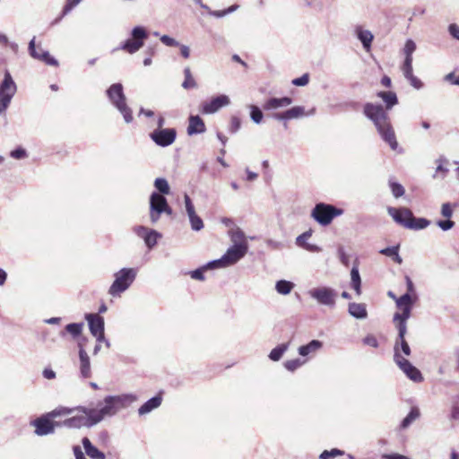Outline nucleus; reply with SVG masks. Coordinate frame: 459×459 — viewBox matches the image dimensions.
<instances>
[{
	"label": "nucleus",
	"mask_w": 459,
	"mask_h": 459,
	"mask_svg": "<svg viewBox=\"0 0 459 459\" xmlns=\"http://www.w3.org/2000/svg\"><path fill=\"white\" fill-rule=\"evenodd\" d=\"M132 39H126L121 44L119 49L125 50L129 54L137 52L144 44L148 38V33L144 27L135 26L131 31Z\"/></svg>",
	"instance_id": "nucleus-9"
},
{
	"label": "nucleus",
	"mask_w": 459,
	"mask_h": 459,
	"mask_svg": "<svg viewBox=\"0 0 459 459\" xmlns=\"http://www.w3.org/2000/svg\"><path fill=\"white\" fill-rule=\"evenodd\" d=\"M107 95L111 104L121 113L126 123L133 122L132 109L126 104L123 85L119 82L113 83L108 90Z\"/></svg>",
	"instance_id": "nucleus-2"
},
{
	"label": "nucleus",
	"mask_w": 459,
	"mask_h": 459,
	"mask_svg": "<svg viewBox=\"0 0 459 459\" xmlns=\"http://www.w3.org/2000/svg\"><path fill=\"white\" fill-rule=\"evenodd\" d=\"M363 342L366 345L377 348L378 346V342L377 338L373 335H368L363 339Z\"/></svg>",
	"instance_id": "nucleus-61"
},
{
	"label": "nucleus",
	"mask_w": 459,
	"mask_h": 459,
	"mask_svg": "<svg viewBox=\"0 0 459 459\" xmlns=\"http://www.w3.org/2000/svg\"><path fill=\"white\" fill-rule=\"evenodd\" d=\"M416 50V44L412 39H407L403 48L404 55H412Z\"/></svg>",
	"instance_id": "nucleus-57"
},
{
	"label": "nucleus",
	"mask_w": 459,
	"mask_h": 459,
	"mask_svg": "<svg viewBox=\"0 0 459 459\" xmlns=\"http://www.w3.org/2000/svg\"><path fill=\"white\" fill-rule=\"evenodd\" d=\"M85 319L88 322L89 329L92 335L104 332V319L99 314H86Z\"/></svg>",
	"instance_id": "nucleus-21"
},
{
	"label": "nucleus",
	"mask_w": 459,
	"mask_h": 459,
	"mask_svg": "<svg viewBox=\"0 0 459 459\" xmlns=\"http://www.w3.org/2000/svg\"><path fill=\"white\" fill-rule=\"evenodd\" d=\"M456 204L444 203L441 206V215L446 219H450L453 216V207H455Z\"/></svg>",
	"instance_id": "nucleus-51"
},
{
	"label": "nucleus",
	"mask_w": 459,
	"mask_h": 459,
	"mask_svg": "<svg viewBox=\"0 0 459 459\" xmlns=\"http://www.w3.org/2000/svg\"><path fill=\"white\" fill-rule=\"evenodd\" d=\"M10 156L16 160H22L27 157V152L22 147H18L10 152Z\"/></svg>",
	"instance_id": "nucleus-53"
},
{
	"label": "nucleus",
	"mask_w": 459,
	"mask_h": 459,
	"mask_svg": "<svg viewBox=\"0 0 459 459\" xmlns=\"http://www.w3.org/2000/svg\"><path fill=\"white\" fill-rule=\"evenodd\" d=\"M420 410L416 407L411 408L408 415L402 420L401 428L407 429L413 421L420 418Z\"/></svg>",
	"instance_id": "nucleus-37"
},
{
	"label": "nucleus",
	"mask_w": 459,
	"mask_h": 459,
	"mask_svg": "<svg viewBox=\"0 0 459 459\" xmlns=\"http://www.w3.org/2000/svg\"><path fill=\"white\" fill-rule=\"evenodd\" d=\"M349 313L351 316L357 319H365L368 316L366 305L363 303H350Z\"/></svg>",
	"instance_id": "nucleus-29"
},
{
	"label": "nucleus",
	"mask_w": 459,
	"mask_h": 459,
	"mask_svg": "<svg viewBox=\"0 0 459 459\" xmlns=\"http://www.w3.org/2000/svg\"><path fill=\"white\" fill-rule=\"evenodd\" d=\"M86 455L91 459H105V455L94 446L88 437L82 440Z\"/></svg>",
	"instance_id": "nucleus-28"
},
{
	"label": "nucleus",
	"mask_w": 459,
	"mask_h": 459,
	"mask_svg": "<svg viewBox=\"0 0 459 459\" xmlns=\"http://www.w3.org/2000/svg\"><path fill=\"white\" fill-rule=\"evenodd\" d=\"M408 290L409 291L399 298H396L392 291H388V296L395 300L396 307L401 311V313L397 312L394 314V321L398 322L397 324L403 323L404 325H407L406 321L411 316L412 306L418 299L417 295L412 291L414 289Z\"/></svg>",
	"instance_id": "nucleus-3"
},
{
	"label": "nucleus",
	"mask_w": 459,
	"mask_h": 459,
	"mask_svg": "<svg viewBox=\"0 0 459 459\" xmlns=\"http://www.w3.org/2000/svg\"><path fill=\"white\" fill-rule=\"evenodd\" d=\"M292 99L290 97H281V98H269L267 99L264 104L263 108L266 111L274 110L281 108H285L292 104Z\"/></svg>",
	"instance_id": "nucleus-22"
},
{
	"label": "nucleus",
	"mask_w": 459,
	"mask_h": 459,
	"mask_svg": "<svg viewBox=\"0 0 459 459\" xmlns=\"http://www.w3.org/2000/svg\"><path fill=\"white\" fill-rule=\"evenodd\" d=\"M29 52L30 55L35 58L41 60L45 64L52 66H57L58 61L50 56L49 52L47 50L39 49L37 50L35 47V37L29 43Z\"/></svg>",
	"instance_id": "nucleus-15"
},
{
	"label": "nucleus",
	"mask_w": 459,
	"mask_h": 459,
	"mask_svg": "<svg viewBox=\"0 0 459 459\" xmlns=\"http://www.w3.org/2000/svg\"><path fill=\"white\" fill-rule=\"evenodd\" d=\"M316 112V108H313L309 111L306 112L305 108L302 106H295L287 110H285V115H287L288 120L297 119L302 117H309L314 115Z\"/></svg>",
	"instance_id": "nucleus-27"
},
{
	"label": "nucleus",
	"mask_w": 459,
	"mask_h": 459,
	"mask_svg": "<svg viewBox=\"0 0 459 459\" xmlns=\"http://www.w3.org/2000/svg\"><path fill=\"white\" fill-rule=\"evenodd\" d=\"M79 346V370L82 378H90L91 377V368L90 357L82 343Z\"/></svg>",
	"instance_id": "nucleus-20"
},
{
	"label": "nucleus",
	"mask_w": 459,
	"mask_h": 459,
	"mask_svg": "<svg viewBox=\"0 0 459 459\" xmlns=\"http://www.w3.org/2000/svg\"><path fill=\"white\" fill-rule=\"evenodd\" d=\"M74 411V408L58 407V408H56L55 410L48 412V414L53 420L56 417L69 415V414L73 413Z\"/></svg>",
	"instance_id": "nucleus-44"
},
{
	"label": "nucleus",
	"mask_w": 459,
	"mask_h": 459,
	"mask_svg": "<svg viewBox=\"0 0 459 459\" xmlns=\"http://www.w3.org/2000/svg\"><path fill=\"white\" fill-rule=\"evenodd\" d=\"M444 79L451 84L459 85V75L455 76L454 72L447 74Z\"/></svg>",
	"instance_id": "nucleus-62"
},
{
	"label": "nucleus",
	"mask_w": 459,
	"mask_h": 459,
	"mask_svg": "<svg viewBox=\"0 0 459 459\" xmlns=\"http://www.w3.org/2000/svg\"><path fill=\"white\" fill-rule=\"evenodd\" d=\"M397 329H398V337L396 339L394 346L398 345L400 354L402 351L405 356H410L411 355V348L405 340L407 325H404L403 323L397 324Z\"/></svg>",
	"instance_id": "nucleus-23"
},
{
	"label": "nucleus",
	"mask_w": 459,
	"mask_h": 459,
	"mask_svg": "<svg viewBox=\"0 0 459 459\" xmlns=\"http://www.w3.org/2000/svg\"><path fill=\"white\" fill-rule=\"evenodd\" d=\"M31 425L35 427V434L40 437L53 434L55 428L60 427L59 422L52 421V418L48 413L35 419Z\"/></svg>",
	"instance_id": "nucleus-12"
},
{
	"label": "nucleus",
	"mask_w": 459,
	"mask_h": 459,
	"mask_svg": "<svg viewBox=\"0 0 459 459\" xmlns=\"http://www.w3.org/2000/svg\"><path fill=\"white\" fill-rule=\"evenodd\" d=\"M230 99L227 95H219L210 100L204 101L200 106L203 114H213L222 107L229 105Z\"/></svg>",
	"instance_id": "nucleus-14"
},
{
	"label": "nucleus",
	"mask_w": 459,
	"mask_h": 459,
	"mask_svg": "<svg viewBox=\"0 0 459 459\" xmlns=\"http://www.w3.org/2000/svg\"><path fill=\"white\" fill-rule=\"evenodd\" d=\"M387 212L397 224L408 229L409 218L411 216V211L409 208L388 207Z\"/></svg>",
	"instance_id": "nucleus-17"
},
{
	"label": "nucleus",
	"mask_w": 459,
	"mask_h": 459,
	"mask_svg": "<svg viewBox=\"0 0 459 459\" xmlns=\"http://www.w3.org/2000/svg\"><path fill=\"white\" fill-rule=\"evenodd\" d=\"M436 163L437 164V166L436 168L435 174L433 175V178L444 179L449 171V169L446 166H444V164H447L448 160L446 158L441 156L437 160H436Z\"/></svg>",
	"instance_id": "nucleus-33"
},
{
	"label": "nucleus",
	"mask_w": 459,
	"mask_h": 459,
	"mask_svg": "<svg viewBox=\"0 0 459 459\" xmlns=\"http://www.w3.org/2000/svg\"><path fill=\"white\" fill-rule=\"evenodd\" d=\"M305 363V360H301L300 359H294L286 360L284 362V367L289 371H294L297 368H300Z\"/></svg>",
	"instance_id": "nucleus-48"
},
{
	"label": "nucleus",
	"mask_w": 459,
	"mask_h": 459,
	"mask_svg": "<svg viewBox=\"0 0 459 459\" xmlns=\"http://www.w3.org/2000/svg\"><path fill=\"white\" fill-rule=\"evenodd\" d=\"M82 328L83 323H72L65 326V331L74 338H76L82 333Z\"/></svg>",
	"instance_id": "nucleus-43"
},
{
	"label": "nucleus",
	"mask_w": 459,
	"mask_h": 459,
	"mask_svg": "<svg viewBox=\"0 0 459 459\" xmlns=\"http://www.w3.org/2000/svg\"><path fill=\"white\" fill-rule=\"evenodd\" d=\"M74 409V411H76L80 412V414H76L65 420L62 422H59L60 427H65L68 429H81L82 427L91 428L94 426L93 421L91 420V413H88V407L79 406Z\"/></svg>",
	"instance_id": "nucleus-8"
},
{
	"label": "nucleus",
	"mask_w": 459,
	"mask_h": 459,
	"mask_svg": "<svg viewBox=\"0 0 459 459\" xmlns=\"http://www.w3.org/2000/svg\"><path fill=\"white\" fill-rule=\"evenodd\" d=\"M154 186L158 190V193L164 195L169 194V185L167 179L163 178H158L154 181Z\"/></svg>",
	"instance_id": "nucleus-41"
},
{
	"label": "nucleus",
	"mask_w": 459,
	"mask_h": 459,
	"mask_svg": "<svg viewBox=\"0 0 459 459\" xmlns=\"http://www.w3.org/2000/svg\"><path fill=\"white\" fill-rule=\"evenodd\" d=\"M430 224V221L425 218H416L411 212V216L409 218L408 229L413 230H420L426 229Z\"/></svg>",
	"instance_id": "nucleus-32"
},
{
	"label": "nucleus",
	"mask_w": 459,
	"mask_h": 459,
	"mask_svg": "<svg viewBox=\"0 0 459 459\" xmlns=\"http://www.w3.org/2000/svg\"><path fill=\"white\" fill-rule=\"evenodd\" d=\"M351 287H361V279L357 261L355 262L351 271Z\"/></svg>",
	"instance_id": "nucleus-42"
},
{
	"label": "nucleus",
	"mask_w": 459,
	"mask_h": 459,
	"mask_svg": "<svg viewBox=\"0 0 459 459\" xmlns=\"http://www.w3.org/2000/svg\"><path fill=\"white\" fill-rule=\"evenodd\" d=\"M322 347V342L317 340H313L306 345H302L299 348V354L305 357L310 353L316 352Z\"/></svg>",
	"instance_id": "nucleus-35"
},
{
	"label": "nucleus",
	"mask_w": 459,
	"mask_h": 459,
	"mask_svg": "<svg viewBox=\"0 0 459 459\" xmlns=\"http://www.w3.org/2000/svg\"><path fill=\"white\" fill-rule=\"evenodd\" d=\"M150 137L157 145L167 147L175 142L177 131L174 128L155 129L150 134Z\"/></svg>",
	"instance_id": "nucleus-13"
},
{
	"label": "nucleus",
	"mask_w": 459,
	"mask_h": 459,
	"mask_svg": "<svg viewBox=\"0 0 459 459\" xmlns=\"http://www.w3.org/2000/svg\"><path fill=\"white\" fill-rule=\"evenodd\" d=\"M230 238L233 242V245H236V243H247V241L245 240V235L240 229L231 230Z\"/></svg>",
	"instance_id": "nucleus-46"
},
{
	"label": "nucleus",
	"mask_w": 459,
	"mask_h": 459,
	"mask_svg": "<svg viewBox=\"0 0 459 459\" xmlns=\"http://www.w3.org/2000/svg\"><path fill=\"white\" fill-rule=\"evenodd\" d=\"M309 82V74H304L300 77L292 80L291 83L295 86H306Z\"/></svg>",
	"instance_id": "nucleus-55"
},
{
	"label": "nucleus",
	"mask_w": 459,
	"mask_h": 459,
	"mask_svg": "<svg viewBox=\"0 0 459 459\" xmlns=\"http://www.w3.org/2000/svg\"><path fill=\"white\" fill-rule=\"evenodd\" d=\"M377 96L383 100L385 109L389 110L398 103L396 93L394 91H378Z\"/></svg>",
	"instance_id": "nucleus-31"
},
{
	"label": "nucleus",
	"mask_w": 459,
	"mask_h": 459,
	"mask_svg": "<svg viewBox=\"0 0 459 459\" xmlns=\"http://www.w3.org/2000/svg\"><path fill=\"white\" fill-rule=\"evenodd\" d=\"M133 230L138 237L144 239L150 229L144 226H135Z\"/></svg>",
	"instance_id": "nucleus-60"
},
{
	"label": "nucleus",
	"mask_w": 459,
	"mask_h": 459,
	"mask_svg": "<svg viewBox=\"0 0 459 459\" xmlns=\"http://www.w3.org/2000/svg\"><path fill=\"white\" fill-rule=\"evenodd\" d=\"M160 238H161V234L155 230H150L143 240L147 247L152 249L157 245Z\"/></svg>",
	"instance_id": "nucleus-39"
},
{
	"label": "nucleus",
	"mask_w": 459,
	"mask_h": 459,
	"mask_svg": "<svg viewBox=\"0 0 459 459\" xmlns=\"http://www.w3.org/2000/svg\"><path fill=\"white\" fill-rule=\"evenodd\" d=\"M184 75H185V80L182 82V87L185 90L194 89V88L197 87V83H196L195 80L193 78L191 70L189 67H186L184 69Z\"/></svg>",
	"instance_id": "nucleus-40"
},
{
	"label": "nucleus",
	"mask_w": 459,
	"mask_h": 459,
	"mask_svg": "<svg viewBox=\"0 0 459 459\" xmlns=\"http://www.w3.org/2000/svg\"><path fill=\"white\" fill-rule=\"evenodd\" d=\"M135 275L134 269L124 268L115 274V281L110 287H129L133 283Z\"/></svg>",
	"instance_id": "nucleus-18"
},
{
	"label": "nucleus",
	"mask_w": 459,
	"mask_h": 459,
	"mask_svg": "<svg viewBox=\"0 0 459 459\" xmlns=\"http://www.w3.org/2000/svg\"><path fill=\"white\" fill-rule=\"evenodd\" d=\"M162 402V395L161 393L158 394L154 397L149 399L147 402H145L139 409L138 413L139 415H145L152 411L159 408Z\"/></svg>",
	"instance_id": "nucleus-26"
},
{
	"label": "nucleus",
	"mask_w": 459,
	"mask_h": 459,
	"mask_svg": "<svg viewBox=\"0 0 459 459\" xmlns=\"http://www.w3.org/2000/svg\"><path fill=\"white\" fill-rule=\"evenodd\" d=\"M394 359L400 369L409 377L411 380L414 382H421L423 380L422 375L420 371L414 367L408 359L403 357L399 353L398 345L394 347Z\"/></svg>",
	"instance_id": "nucleus-11"
},
{
	"label": "nucleus",
	"mask_w": 459,
	"mask_h": 459,
	"mask_svg": "<svg viewBox=\"0 0 459 459\" xmlns=\"http://www.w3.org/2000/svg\"><path fill=\"white\" fill-rule=\"evenodd\" d=\"M344 452L342 450L333 448L332 450H325L323 451L320 455L319 459H332L339 455H342Z\"/></svg>",
	"instance_id": "nucleus-47"
},
{
	"label": "nucleus",
	"mask_w": 459,
	"mask_h": 459,
	"mask_svg": "<svg viewBox=\"0 0 459 459\" xmlns=\"http://www.w3.org/2000/svg\"><path fill=\"white\" fill-rule=\"evenodd\" d=\"M312 236V230H309L300 234L296 238V245L309 252H319L321 248L314 244L307 243V239Z\"/></svg>",
	"instance_id": "nucleus-25"
},
{
	"label": "nucleus",
	"mask_w": 459,
	"mask_h": 459,
	"mask_svg": "<svg viewBox=\"0 0 459 459\" xmlns=\"http://www.w3.org/2000/svg\"><path fill=\"white\" fill-rule=\"evenodd\" d=\"M136 400L137 396L133 394L108 395L98 408H89L88 413H91L93 424L97 425L104 419L115 416L120 410L130 406Z\"/></svg>",
	"instance_id": "nucleus-1"
},
{
	"label": "nucleus",
	"mask_w": 459,
	"mask_h": 459,
	"mask_svg": "<svg viewBox=\"0 0 459 459\" xmlns=\"http://www.w3.org/2000/svg\"><path fill=\"white\" fill-rule=\"evenodd\" d=\"M218 269L217 265H211L209 266V262L206 264H204L203 266L190 272V275L193 279L204 281V273L209 270H214Z\"/></svg>",
	"instance_id": "nucleus-38"
},
{
	"label": "nucleus",
	"mask_w": 459,
	"mask_h": 459,
	"mask_svg": "<svg viewBox=\"0 0 459 459\" xmlns=\"http://www.w3.org/2000/svg\"><path fill=\"white\" fill-rule=\"evenodd\" d=\"M250 117L255 124H260L263 120L264 115L262 110L256 106H251Z\"/></svg>",
	"instance_id": "nucleus-49"
},
{
	"label": "nucleus",
	"mask_w": 459,
	"mask_h": 459,
	"mask_svg": "<svg viewBox=\"0 0 459 459\" xmlns=\"http://www.w3.org/2000/svg\"><path fill=\"white\" fill-rule=\"evenodd\" d=\"M344 211L333 204L318 203L311 212V217L322 226L329 225L335 217L342 215Z\"/></svg>",
	"instance_id": "nucleus-5"
},
{
	"label": "nucleus",
	"mask_w": 459,
	"mask_h": 459,
	"mask_svg": "<svg viewBox=\"0 0 459 459\" xmlns=\"http://www.w3.org/2000/svg\"><path fill=\"white\" fill-rule=\"evenodd\" d=\"M399 247H400L399 245L388 247L381 249L379 251V253L387 257H390L396 264H401L403 263V259L399 255Z\"/></svg>",
	"instance_id": "nucleus-34"
},
{
	"label": "nucleus",
	"mask_w": 459,
	"mask_h": 459,
	"mask_svg": "<svg viewBox=\"0 0 459 459\" xmlns=\"http://www.w3.org/2000/svg\"><path fill=\"white\" fill-rule=\"evenodd\" d=\"M206 131L204 120L198 116H190L187 126V134L189 135L203 134Z\"/></svg>",
	"instance_id": "nucleus-24"
},
{
	"label": "nucleus",
	"mask_w": 459,
	"mask_h": 459,
	"mask_svg": "<svg viewBox=\"0 0 459 459\" xmlns=\"http://www.w3.org/2000/svg\"><path fill=\"white\" fill-rule=\"evenodd\" d=\"M289 349V342L281 343L273 348L269 353V359L273 361H279L284 352Z\"/></svg>",
	"instance_id": "nucleus-36"
},
{
	"label": "nucleus",
	"mask_w": 459,
	"mask_h": 459,
	"mask_svg": "<svg viewBox=\"0 0 459 459\" xmlns=\"http://www.w3.org/2000/svg\"><path fill=\"white\" fill-rule=\"evenodd\" d=\"M437 225L444 231H447L454 228L455 222L450 219L440 220L437 221Z\"/></svg>",
	"instance_id": "nucleus-54"
},
{
	"label": "nucleus",
	"mask_w": 459,
	"mask_h": 459,
	"mask_svg": "<svg viewBox=\"0 0 459 459\" xmlns=\"http://www.w3.org/2000/svg\"><path fill=\"white\" fill-rule=\"evenodd\" d=\"M382 140L385 142L393 151H398L399 144L397 143L394 131L390 121L381 126L377 127Z\"/></svg>",
	"instance_id": "nucleus-16"
},
{
	"label": "nucleus",
	"mask_w": 459,
	"mask_h": 459,
	"mask_svg": "<svg viewBox=\"0 0 459 459\" xmlns=\"http://www.w3.org/2000/svg\"><path fill=\"white\" fill-rule=\"evenodd\" d=\"M241 126V120L238 117L233 116L230 119L229 131L231 134H236Z\"/></svg>",
	"instance_id": "nucleus-52"
},
{
	"label": "nucleus",
	"mask_w": 459,
	"mask_h": 459,
	"mask_svg": "<svg viewBox=\"0 0 459 459\" xmlns=\"http://www.w3.org/2000/svg\"><path fill=\"white\" fill-rule=\"evenodd\" d=\"M160 41L168 46V47H178L179 46V42L177 41L175 39L168 36V35H163L160 37Z\"/></svg>",
	"instance_id": "nucleus-59"
},
{
	"label": "nucleus",
	"mask_w": 459,
	"mask_h": 459,
	"mask_svg": "<svg viewBox=\"0 0 459 459\" xmlns=\"http://www.w3.org/2000/svg\"><path fill=\"white\" fill-rule=\"evenodd\" d=\"M16 91L17 85L10 72L6 70L0 82V115L5 113Z\"/></svg>",
	"instance_id": "nucleus-6"
},
{
	"label": "nucleus",
	"mask_w": 459,
	"mask_h": 459,
	"mask_svg": "<svg viewBox=\"0 0 459 459\" xmlns=\"http://www.w3.org/2000/svg\"><path fill=\"white\" fill-rule=\"evenodd\" d=\"M338 256L342 264H344L345 266H349L350 256L346 254L344 248L342 247L338 248Z\"/></svg>",
	"instance_id": "nucleus-58"
},
{
	"label": "nucleus",
	"mask_w": 459,
	"mask_h": 459,
	"mask_svg": "<svg viewBox=\"0 0 459 459\" xmlns=\"http://www.w3.org/2000/svg\"><path fill=\"white\" fill-rule=\"evenodd\" d=\"M448 31L453 38L459 40V27L456 24H450L448 27Z\"/></svg>",
	"instance_id": "nucleus-64"
},
{
	"label": "nucleus",
	"mask_w": 459,
	"mask_h": 459,
	"mask_svg": "<svg viewBox=\"0 0 459 459\" xmlns=\"http://www.w3.org/2000/svg\"><path fill=\"white\" fill-rule=\"evenodd\" d=\"M248 249L247 243H236L232 245L227 252L219 259L209 262V266L217 265L219 268H225L235 264L245 256Z\"/></svg>",
	"instance_id": "nucleus-4"
},
{
	"label": "nucleus",
	"mask_w": 459,
	"mask_h": 459,
	"mask_svg": "<svg viewBox=\"0 0 459 459\" xmlns=\"http://www.w3.org/2000/svg\"><path fill=\"white\" fill-rule=\"evenodd\" d=\"M184 200H185V207H186L187 215L189 216L191 214H195V206H194L189 195L186 194L184 196Z\"/></svg>",
	"instance_id": "nucleus-56"
},
{
	"label": "nucleus",
	"mask_w": 459,
	"mask_h": 459,
	"mask_svg": "<svg viewBox=\"0 0 459 459\" xmlns=\"http://www.w3.org/2000/svg\"><path fill=\"white\" fill-rule=\"evenodd\" d=\"M390 188L395 198L401 197L404 195V187L400 183L390 182Z\"/></svg>",
	"instance_id": "nucleus-50"
},
{
	"label": "nucleus",
	"mask_w": 459,
	"mask_h": 459,
	"mask_svg": "<svg viewBox=\"0 0 459 459\" xmlns=\"http://www.w3.org/2000/svg\"><path fill=\"white\" fill-rule=\"evenodd\" d=\"M172 214V209L169 207L164 195L158 192H152L150 196V219L152 223H156L161 213Z\"/></svg>",
	"instance_id": "nucleus-7"
},
{
	"label": "nucleus",
	"mask_w": 459,
	"mask_h": 459,
	"mask_svg": "<svg viewBox=\"0 0 459 459\" xmlns=\"http://www.w3.org/2000/svg\"><path fill=\"white\" fill-rule=\"evenodd\" d=\"M363 113L373 122L376 128L390 121L387 112L380 104L366 103L363 107Z\"/></svg>",
	"instance_id": "nucleus-10"
},
{
	"label": "nucleus",
	"mask_w": 459,
	"mask_h": 459,
	"mask_svg": "<svg viewBox=\"0 0 459 459\" xmlns=\"http://www.w3.org/2000/svg\"><path fill=\"white\" fill-rule=\"evenodd\" d=\"M309 295L320 304L326 306H333L334 304L335 295L332 289H312L309 291Z\"/></svg>",
	"instance_id": "nucleus-19"
},
{
	"label": "nucleus",
	"mask_w": 459,
	"mask_h": 459,
	"mask_svg": "<svg viewBox=\"0 0 459 459\" xmlns=\"http://www.w3.org/2000/svg\"><path fill=\"white\" fill-rule=\"evenodd\" d=\"M408 81H409L410 84L417 90H420L423 87L422 82L418 77H416L414 75L412 77H411Z\"/></svg>",
	"instance_id": "nucleus-63"
},
{
	"label": "nucleus",
	"mask_w": 459,
	"mask_h": 459,
	"mask_svg": "<svg viewBox=\"0 0 459 459\" xmlns=\"http://www.w3.org/2000/svg\"><path fill=\"white\" fill-rule=\"evenodd\" d=\"M188 218L193 230L199 231L204 228L203 220L196 213L189 215Z\"/></svg>",
	"instance_id": "nucleus-45"
},
{
	"label": "nucleus",
	"mask_w": 459,
	"mask_h": 459,
	"mask_svg": "<svg viewBox=\"0 0 459 459\" xmlns=\"http://www.w3.org/2000/svg\"><path fill=\"white\" fill-rule=\"evenodd\" d=\"M357 37L360 40L365 50H369L374 39V36L370 30L357 28Z\"/></svg>",
	"instance_id": "nucleus-30"
}]
</instances>
